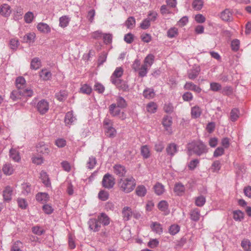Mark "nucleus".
I'll use <instances>...</instances> for the list:
<instances>
[{
    "mask_svg": "<svg viewBox=\"0 0 251 251\" xmlns=\"http://www.w3.org/2000/svg\"><path fill=\"white\" fill-rule=\"evenodd\" d=\"M88 225L89 228L94 232L99 231L101 227L98 219H90L88 222Z\"/></svg>",
    "mask_w": 251,
    "mask_h": 251,
    "instance_id": "obj_10",
    "label": "nucleus"
},
{
    "mask_svg": "<svg viewBox=\"0 0 251 251\" xmlns=\"http://www.w3.org/2000/svg\"><path fill=\"white\" fill-rule=\"evenodd\" d=\"M32 232L37 235H41L45 232V230L39 226H35L32 228Z\"/></svg>",
    "mask_w": 251,
    "mask_h": 251,
    "instance_id": "obj_59",
    "label": "nucleus"
},
{
    "mask_svg": "<svg viewBox=\"0 0 251 251\" xmlns=\"http://www.w3.org/2000/svg\"><path fill=\"white\" fill-rule=\"evenodd\" d=\"M154 189L155 193L157 195L162 194L165 190L164 186L160 183H156L154 186Z\"/></svg>",
    "mask_w": 251,
    "mask_h": 251,
    "instance_id": "obj_47",
    "label": "nucleus"
},
{
    "mask_svg": "<svg viewBox=\"0 0 251 251\" xmlns=\"http://www.w3.org/2000/svg\"><path fill=\"white\" fill-rule=\"evenodd\" d=\"M163 109L166 113L171 114L174 110V107L172 103L167 102L164 104Z\"/></svg>",
    "mask_w": 251,
    "mask_h": 251,
    "instance_id": "obj_56",
    "label": "nucleus"
},
{
    "mask_svg": "<svg viewBox=\"0 0 251 251\" xmlns=\"http://www.w3.org/2000/svg\"><path fill=\"white\" fill-rule=\"evenodd\" d=\"M2 171L5 175L9 176L13 174L14 169L11 164H5L3 166Z\"/></svg>",
    "mask_w": 251,
    "mask_h": 251,
    "instance_id": "obj_35",
    "label": "nucleus"
},
{
    "mask_svg": "<svg viewBox=\"0 0 251 251\" xmlns=\"http://www.w3.org/2000/svg\"><path fill=\"white\" fill-rule=\"evenodd\" d=\"M143 95L145 98L151 99L154 97L155 93L152 89L147 88L144 90Z\"/></svg>",
    "mask_w": 251,
    "mask_h": 251,
    "instance_id": "obj_37",
    "label": "nucleus"
},
{
    "mask_svg": "<svg viewBox=\"0 0 251 251\" xmlns=\"http://www.w3.org/2000/svg\"><path fill=\"white\" fill-rule=\"evenodd\" d=\"M34 18L33 13L31 12H28L25 13L24 16V20L26 23H31Z\"/></svg>",
    "mask_w": 251,
    "mask_h": 251,
    "instance_id": "obj_62",
    "label": "nucleus"
},
{
    "mask_svg": "<svg viewBox=\"0 0 251 251\" xmlns=\"http://www.w3.org/2000/svg\"><path fill=\"white\" fill-rule=\"evenodd\" d=\"M122 215L125 221H128L132 215V211L130 207L125 206L123 208Z\"/></svg>",
    "mask_w": 251,
    "mask_h": 251,
    "instance_id": "obj_18",
    "label": "nucleus"
},
{
    "mask_svg": "<svg viewBox=\"0 0 251 251\" xmlns=\"http://www.w3.org/2000/svg\"><path fill=\"white\" fill-rule=\"evenodd\" d=\"M187 149L188 151L187 153L189 156L191 155L193 153L201 156L208 152V148L206 145L200 140L193 141L189 143L187 145Z\"/></svg>",
    "mask_w": 251,
    "mask_h": 251,
    "instance_id": "obj_1",
    "label": "nucleus"
},
{
    "mask_svg": "<svg viewBox=\"0 0 251 251\" xmlns=\"http://www.w3.org/2000/svg\"><path fill=\"white\" fill-rule=\"evenodd\" d=\"M97 163V160L95 157L91 156L89 158L87 162V167L89 169H92L94 168Z\"/></svg>",
    "mask_w": 251,
    "mask_h": 251,
    "instance_id": "obj_53",
    "label": "nucleus"
},
{
    "mask_svg": "<svg viewBox=\"0 0 251 251\" xmlns=\"http://www.w3.org/2000/svg\"><path fill=\"white\" fill-rule=\"evenodd\" d=\"M11 13V7L7 4H3L0 6V14L4 17L9 16Z\"/></svg>",
    "mask_w": 251,
    "mask_h": 251,
    "instance_id": "obj_17",
    "label": "nucleus"
},
{
    "mask_svg": "<svg viewBox=\"0 0 251 251\" xmlns=\"http://www.w3.org/2000/svg\"><path fill=\"white\" fill-rule=\"evenodd\" d=\"M141 154L144 159H147L150 157V150L147 145H144L141 147Z\"/></svg>",
    "mask_w": 251,
    "mask_h": 251,
    "instance_id": "obj_30",
    "label": "nucleus"
},
{
    "mask_svg": "<svg viewBox=\"0 0 251 251\" xmlns=\"http://www.w3.org/2000/svg\"><path fill=\"white\" fill-rule=\"evenodd\" d=\"M124 72L123 69L121 67H117L114 71L110 77V80L112 83H117L121 80L120 78L123 75Z\"/></svg>",
    "mask_w": 251,
    "mask_h": 251,
    "instance_id": "obj_7",
    "label": "nucleus"
},
{
    "mask_svg": "<svg viewBox=\"0 0 251 251\" xmlns=\"http://www.w3.org/2000/svg\"><path fill=\"white\" fill-rule=\"evenodd\" d=\"M70 19L67 16H63L59 18V26L64 28L69 24Z\"/></svg>",
    "mask_w": 251,
    "mask_h": 251,
    "instance_id": "obj_42",
    "label": "nucleus"
},
{
    "mask_svg": "<svg viewBox=\"0 0 251 251\" xmlns=\"http://www.w3.org/2000/svg\"><path fill=\"white\" fill-rule=\"evenodd\" d=\"M22 243L20 241H16L12 245L11 251H22L21 249Z\"/></svg>",
    "mask_w": 251,
    "mask_h": 251,
    "instance_id": "obj_64",
    "label": "nucleus"
},
{
    "mask_svg": "<svg viewBox=\"0 0 251 251\" xmlns=\"http://www.w3.org/2000/svg\"><path fill=\"white\" fill-rule=\"evenodd\" d=\"M244 213L240 210L233 212V219L236 221H241L244 218Z\"/></svg>",
    "mask_w": 251,
    "mask_h": 251,
    "instance_id": "obj_55",
    "label": "nucleus"
},
{
    "mask_svg": "<svg viewBox=\"0 0 251 251\" xmlns=\"http://www.w3.org/2000/svg\"><path fill=\"white\" fill-rule=\"evenodd\" d=\"M202 110L198 106H195L191 108V114L192 118L197 119L200 117Z\"/></svg>",
    "mask_w": 251,
    "mask_h": 251,
    "instance_id": "obj_24",
    "label": "nucleus"
},
{
    "mask_svg": "<svg viewBox=\"0 0 251 251\" xmlns=\"http://www.w3.org/2000/svg\"><path fill=\"white\" fill-rule=\"evenodd\" d=\"M154 60V56L152 54H149L145 58L144 64L150 68L153 64Z\"/></svg>",
    "mask_w": 251,
    "mask_h": 251,
    "instance_id": "obj_34",
    "label": "nucleus"
},
{
    "mask_svg": "<svg viewBox=\"0 0 251 251\" xmlns=\"http://www.w3.org/2000/svg\"><path fill=\"white\" fill-rule=\"evenodd\" d=\"M38 30L43 33H48L50 32V26L44 23H40L37 25Z\"/></svg>",
    "mask_w": 251,
    "mask_h": 251,
    "instance_id": "obj_20",
    "label": "nucleus"
},
{
    "mask_svg": "<svg viewBox=\"0 0 251 251\" xmlns=\"http://www.w3.org/2000/svg\"><path fill=\"white\" fill-rule=\"evenodd\" d=\"M220 17L224 21H230L232 20V13L228 9H226L221 13Z\"/></svg>",
    "mask_w": 251,
    "mask_h": 251,
    "instance_id": "obj_21",
    "label": "nucleus"
},
{
    "mask_svg": "<svg viewBox=\"0 0 251 251\" xmlns=\"http://www.w3.org/2000/svg\"><path fill=\"white\" fill-rule=\"evenodd\" d=\"M151 230L156 233L160 234L163 232V228L160 224L157 222H152L151 225Z\"/></svg>",
    "mask_w": 251,
    "mask_h": 251,
    "instance_id": "obj_25",
    "label": "nucleus"
},
{
    "mask_svg": "<svg viewBox=\"0 0 251 251\" xmlns=\"http://www.w3.org/2000/svg\"><path fill=\"white\" fill-rule=\"evenodd\" d=\"M15 84L17 88L21 90L25 87L26 81L24 77L19 76L16 79Z\"/></svg>",
    "mask_w": 251,
    "mask_h": 251,
    "instance_id": "obj_26",
    "label": "nucleus"
},
{
    "mask_svg": "<svg viewBox=\"0 0 251 251\" xmlns=\"http://www.w3.org/2000/svg\"><path fill=\"white\" fill-rule=\"evenodd\" d=\"M36 108L40 114H45L49 109V103L47 100L42 99L37 102Z\"/></svg>",
    "mask_w": 251,
    "mask_h": 251,
    "instance_id": "obj_6",
    "label": "nucleus"
},
{
    "mask_svg": "<svg viewBox=\"0 0 251 251\" xmlns=\"http://www.w3.org/2000/svg\"><path fill=\"white\" fill-rule=\"evenodd\" d=\"M92 89L91 87L87 84H85L80 88V92L83 94L89 95L92 92Z\"/></svg>",
    "mask_w": 251,
    "mask_h": 251,
    "instance_id": "obj_58",
    "label": "nucleus"
},
{
    "mask_svg": "<svg viewBox=\"0 0 251 251\" xmlns=\"http://www.w3.org/2000/svg\"><path fill=\"white\" fill-rule=\"evenodd\" d=\"M147 191L146 188L143 185L137 186L135 189L136 194L140 197H144L147 193Z\"/></svg>",
    "mask_w": 251,
    "mask_h": 251,
    "instance_id": "obj_28",
    "label": "nucleus"
},
{
    "mask_svg": "<svg viewBox=\"0 0 251 251\" xmlns=\"http://www.w3.org/2000/svg\"><path fill=\"white\" fill-rule=\"evenodd\" d=\"M185 190L184 186L181 183H176L174 187V192L178 196H181L183 194Z\"/></svg>",
    "mask_w": 251,
    "mask_h": 251,
    "instance_id": "obj_23",
    "label": "nucleus"
},
{
    "mask_svg": "<svg viewBox=\"0 0 251 251\" xmlns=\"http://www.w3.org/2000/svg\"><path fill=\"white\" fill-rule=\"evenodd\" d=\"M126 25L128 28L132 29L135 25V19L133 17H129L126 22Z\"/></svg>",
    "mask_w": 251,
    "mask_h": 251,
    "instance_id": "obj_51",
    "label": "nucleus"
},
{
    "mask_svg": "<svg viewBox=\"0 0 251 251\" xmlns=\"http://www.w3.org/2000/svg\"><path fill=\"white\" fill-rule=\"evenodd\" d=\"M185 90H192L197 93L201 91V89L191 82H187L184 86Z\"/></svg>",
    "mask_w": 251,
    "mask_h": 251,
    "instance_id": "obj_15",
    "label": "nucleus"
},
{
    "mask_svg": "<svg viewBox=\"0 0 251 251\" xmlns=\"http://www.w3.org/2000/svg\"><path fill=\"white\" fill-rule=\"evenodd\" d=\"M49 199V195L46 193H38L36 196V199L37 201L43 202L47 201Z\"/></svg>",
    "mask_w": 251,
    "mask_h": 251,
    "instance_id": "obj_46",
    "label": "nucleus"
},
{
    "mask_svg": "<svg viewBox=\"0 0 251 251\" xmlns=\"http://www.w3.org/2000/svg\"><path fill=\"white\" fill-rule=\"evenodd\" d=\"M98 197L100 200L105 201L108 199L109 193L105 190H100L99 193Z\"/></svg>",
    "mask_w": 251,
    "mask_h": 251,
    "instance_id": "obj_60",
    "label": "nucleus"
},
{
    "mask_svg": "<svg viewBox=\"0 0 251 251\" xmlns=\"http://www.w3.org/2000/svg\"><path fill=\"white\" fill-rule=\"evenodd\" d=\"M116 100L117 106L121 108H123L126 106V101L123 97L118 96L116 98Z\"/></svg>",
    "mask_w": 251,
    "mask_h": 251,
    "instance_id": "obj_41",
    "label": "nucleus"
},
{
    "mask_svg": "<svg viewBox=\"0 0 251 251\" xmlns=\"http://www.w3.org/2000/svg\"><path fill=\"white\" fill-rule=\"evenodd\" d=\"M22 94L20 89L15 90L12 91L10 94V98L13 100L15 101L21 98Z\"/></svg>",
    "mask_w": 251,
    "mask_h": 251,
    "instance_id": "obj_39",
    "label": "nucleus"
},
{
    "mask_svg": "<svg viewBox=\"0 0 251 251\" xmlns=\"http://www.w3.org/2000/svg\"><path fill=\"white\" fill-rule=\"evenodd\" d=\"M40 75V76L45 80H49L51 77V73L47 70H43L41 72Z\"/></svg>",
    "mask_w": 251,
    "mask_h": 251,
    "instance_id": "obj_57",
    "label": "nucleus"
},
{
    "mask_svg": "<svg viewBox=\"0 0 251 251\" xmlns=\"http://www.w3.org/2000/svg\"><path fill=\"white\" fill-rule=\"evenodd\" d=\"M21 91L22 97H31L33 96V90L30 88L25 87V88L22 89Z\"/></svg>",
    "mask_w": 251,
    "mask_h": 251,
    "instance_id": "obj_49",
    "label": "nucleus"
},
{
    "mask_svg": "<svg viewBox=\"0 0 251 251\" xmlns=\"http://www.w3.org/2000/svg\"><path fill=\"white\" fill-rule=\"evenodd\" d=\"M158 208L162 211H163L165 214H168L169 212L168 210V204L166 201H162L158 204Z\"/></svg>",
    "mask_w": 251,
    "mask_h": 251,
    "instance_id": "obj_31",
    "label": "nucleus"
},
{
    "mask_svg": "<svg viewBox=\"0 0 251 251\" xmlns=\"http://www.w3.org/2000/svg\"><path fill=\"white\" fill-rule=\"evenodd\" d=\"M180 230V227L177 225H171L169 229V232L172 235H176Z\"/></svg>",
    "mask_w": 251,
    "mask_h": 251,
    "instance_id": "obj_54",
    "label": "nucleus"
},
{
    "mask_svg": "<svg viewBox=\"0 0 251 251\" xmlns=\"http://www.w3.org/2000/svg\"><path fill=\"white\" fill-rule=\"evenodd\" d=\"M200 72L199 67L191 69L188 72V77L189 79L194 80L197 77Z\"/></svg>",
    "mask_w": 251,
    "mask_h": 251,
    "instance_id": "obj_22",
    "label": "nucleus"
},
{
    "mask_svg": "<svg viewBox=\"0 0 251 251\" xmlns=\"http://www.w3.org/2000/svg\"><path fill=\"white\" fill-rule=\"evenodd\" d=\"M68 93L65 90H61L55 94V97L60 101L65 100L66 99Z\"/></svg>",
    "mask_w": 251,
    "mask_h": 251,
    "instance_id": "obj_38",
    "label": "nucleus"
},
{
    "mask_svg": "<svg viewBox=\"0 0 251 251\" xmlns=\"http://www.w3.org/2000/svg\"><path fill=\"white\" fill-rule=\"evenodd\" d=\"M136 185L135 179L133 177L122 178L118 181V186L120 191L129 193L132 192Z\"/></svg>",
    "mask_w": 251,
    "mask_h": 251,
    "instance_id": "obj_2",
    "label": "nucleus"
},
{
    "mask_svg": "<svg viewBox=\"0 0 251 251\" xmlns=\"http://www.w3.org/2000/svg\"><path fill=\"white\" fill-rule=\"evenodd\" d=\"M98 219L99 222L104 226L109 225L110 219L105 213H100L98 216Z\"/></svg>",
    "mask_w": 251,
    "mask_h": 251,
    "instance_id": "obj_13",
    "label": "nucleus"
},
{
    "mask_svg": "<svg viewBox=\"0 0 251 251\" xmlns=\"http://www.w3.org/2000/svg\"><path fill=\"white\" fill-rule=\"evenodd\" d=\"M178 34V29L175 27L170 28L167 32V36L170 38L176 37Z\"/></svg>",
    "mask_w": 251,
    "mask_h": 251,
    "instance_id": "obj_40",
    "label": "nucleus"
},
{
    "mask_svg": "<svg viewBox=\"0 0 251 251\" xmlns=\"http://www.w3.org/2000/svg\"><path fill=\"white\" fill-rule=\"evenodd\" d=\"M36 148L37 151L39 153L44 155H48L50 151L49 145L45 144L43 142L39 143L37 145Z\"/></svg>",
    "mask_w": 251,
    "mask_h": 251,
    "instance_id": "obj_8",
    "label": "nucleus"
},
{
    "mask_svg": "<svg viewBox=\"0 0 251 251\" xmlns=\"http://www.w3.org/2000/svg\"><path fill=\"white\" fill-rule=\"evenodd\" d=\"M206 202L205 198L203 196H200L195 198V204L199 207L202 206Z\"/></svg>",
    "mask_w": 251,
    "mask_h": 251,
    "instance_id": "obj_45",
    "label": "nucleus"
},
{
    "mask_svg": "<svg viewBox=\"0 0 251 251\" xmlns=\"http://www.w3.org/2000/svg\"><path fill=\"white\" fill-rule=\"evenodd\" d=\"M113 172L116 175L122 177L125 176L126 170L124 166L120 164H116L113 167Z\"/></svg>",
    "mask_w": 251,
    "mask_h": 251,
    "instance_id": "obj_12",
    "label": "nucleus"
},
{
    "mask_svg": "<svg viewBox=\"0 0 251 251\" xmlns=\"http://www.w3.org/2000/svg\"><path fill=\"white\" fill-rule=\"evenodd\" d=\"M35 37L36 35L34 33H28L23 37V40L25 42L27 43H33L34 42Z\"/></svg>",
    "mask_w": 251,
    "mask_h": 251,
    "instance_id": "obj_32",
    "label": "nucleus"
},
{
    "mask_svg": "<svg viewBox=\"0 0 251 251\" xmlns=\"http://www.w3.org/2000/svg\"><path fill=\"white\" fill-rule=\"evenodd\" d=\"M149 68L148 66H146V65H142L141 67V68H139V76L143 77L144 76H146L147 75V74L148 72Z\"/></svg>",
    "mask_w": 251,
    "mask_h": 251,
    "instance_id": "obj_48",
    "label": "nucleus"
},
{
    "mask_svg": "<svg viewBox=\"0 0 251 251\" xmlns=\"http://www.w3.org/2000/svg\"><path fill=\"white\" fill-rule=\"evenodd\" d=\"M172 118L169 116H165L163 117L162 124L166 131L169 133H172L171 126L172 125Z\"/></svg>",
    "mask_w": 251,
    "mask_h": 251,
    "instance_id": "obj_9",
    "label": "nucleus"
},
{
    "mask_svg": "<svg viewBox=\"0 0 251 251\" xmlns=\"http://www.w3.org/2000/svg\"><path fill=\"white\" fill-rule=\"evenodd\" d=\"M202 0H194L192 3L193 8L196 10H200L203 6Z\"/></svg>",
    "mask_w": 251,
    "mask_h": 251,
    "instance_id": "obj_52",
    "label": "nucleus"
},
{
    "mask_svg": "<svg viewBox=\"0 0 251 251\" xmlns=\"http://www.w3.org/2000/svg\"><path fill=\"white\" fill-rule=\"evenodd\" d=\"M76 120L75 116H74L73 111L68 112L65 116L64 122L66 126H70L74 124Z\"/></svg>",
    "mask_w": 251,
    "mask_h": 251,
    "instance_id": "obj_14",
    "label": "nucleus"
},
{
    "mask_svg": "<svg viewBox=\"0 0 251 251\" xmlns=\"http://www.w3.org/2000/svg\"><path fill=\"white\" fill-rule=\"evenodd\" d=\"M101 183L103 187L110 189L114 187L115 179L112 175L107 173L103 176Z\"/></svg>",
    "mask_w": 251,
    "mask_h": 251,
    "instance_id": "obj_4",
    "label": "nucleus"
},
{
    "mask_svg": "<svg viewBox=\"0 0 251 251\" xmlns=\"http://www.w3.org/2000/svg\"><path fill=\"white\" fill-rule=\"evenodd\" d=\"M106 135L110 138L115 137L116 130L113 126V121L108 118L105 117L103 122Z\"/></svg>",
    "mask_w": 251,
    "mask_h": 251,
    "instance_id": "obj_3",
    "label": "nucleus"
},
{
    "mask_svg": "<svg viewBox=\"0 0 251 251\" xmlns=\"http://www.w3.org/2000/svg\"><path fill=\"white\" fill-rule=\"evenodd\" d=\"M120 82L117 83H113L117 87L122 89L123 91H126L128 89V86L127 83L124 80L121 79L119 80Z\"/></svg>",
    "mask_w": 251,
    "mask_h": 251,
    "instance_id": "obj_50",
    "label": "nucleus"
},
{
    "mask_svg": "<svg viewBox=\"0 0 251 251\" xmlns=\"http://www.w3.org/2000/svg\"><path fill=\"white\" fill-rule=\"evenodd\" d=\"M241 245L245 251H251V242L249 240H243L241 242Z\"/></svg>",
    "mask_w": 251,
    "mask_h": 251,
    "instance_id": "obj_43",
    "label": "nucleus"
},
{
    "mask_svg": "<svg viewBox=\"0 0 251 251\" xmlns=\"http://www.w3.org/2000/svg\"><path fill=\"white\" fill-rule=\"evenodd\" d=\"M120 108V107L117 106L116 103H112L109 106V113L113 117H118L120 119L124 120L126 115L124 112H121Z\"/></svg>",
    "mask_w": 251,
    "mask_h": 251,
    "instance_id": "obj_5",
    "label": "nucleus"
},
{
    "mask_svg": "<svg viewBox=\"0 0 251 251\" xmlns=\"http://www.w3.org/2000/svg\"><path fill=\"white\" fill-rule=\"evenodd\" d=\"M157 109V105L154 102H150L147 105V110L148 112L151 113H155Z\"/></svg>",
    "mask_w": 251,
    "mask_h": 251,
    "instance_id": "obj_44",
    "label": "nucleus"
},
{
    "mask_svg": "<svg viewBox=\"0 0 251 251\" xmlns=\"http://www.w3.org/2000/svg\"><path fill=\"white\" fill-rule=\"evenodd\" d=\"M201 216L200 211L198 208L193 209L190 213V219L195 222L200 220Z\"/></svg>",
    "mask_w": 251,
    "mask_h": 251,
    "instance_id": "obj_29",
    "label": "nucleus"
},
{
    "mask_svg": "<svg viewBox=\"0 0 251 251\" xmlns=\"http://www.w3.org/2000/svg\"><path fill=\"white\" fill-rule=\"evenodd\" d=\"M200 161L197 159L191 160L188 164V167L190 170H194L199 164Z\"/></svg>",
    "mask_w": 251,
    "mask_h": 251,
    "instance_id": "obj_63",
    "label": "nucleus"
},
{
    "mask_svg": "<svg viewBox=\"0 0 251 251\" xmlns=\"http://www.w3.org/2000/svg\"><path fill=\"white\" fill-rule=\"evenodd\" d=\"M12 188L10 186H7L3 191V197L4 201L9 202L12 199Z\"/></svg>",
    "mask_w": 251,
    "mask_h": 251,
    "instance_id": "obj_16",
    "label": "nucleus"
},
{
    "mask_svg": "<svg viewBox=\"0 0 251 251\" xmlns=\"http://www.w3.org/2000/svg\"><path fill=\"white\" fill-rule=\"evenodd\" d=\"M178 150V146L174 143L168 144L166 149L167 154L171 157L174 156L177 152Z\"/></svg>",
    "mask_w": 251,
    "mask_h": 251,
    "instance_id": "obj_11",
    "label": "nucleus"
},
{
    "mask_svg": "<svg viewBox=\"0 0 251 251\" xmlns=\"http://www.w3.org/2000/svg\"><path fill=\"white\" fill-rule=\"evenodd\" d=\"M17 202L19 207L23 209H26L28 206L27 202L25 199L18 198L17 199Z\"/></svg>",
    "mask_w": 251,
    "mask_h": 251,
    "instance_id": "obj_61",
    "label": "nucleus"
},
{
    "mask_svg": "<svg viewBox=\"0 0 251 251\" xmlns=\"http://www.w3.org/2000/svg\"><path fill=\"white\" fill-rule=\"evenodd\" d=\"M239 110L238 109L234 108L232 109L230 113V119L232 122L236 121L239 117Z\"/></svg>",
    "mask_w": 251,
    "mask_h": 251,
    "instance_id": "obj_36",
    "label": "nucleus"
},
{
    "mask_svg": "<svg viewBox=\"0 0 251 251\" xmlns=\"http://www.w3.org/2000/svg\"><path fill=\"white\" fill-rule=\"evenodd\" d=\"M41 66V60L38 57L33 58L30 63V69L32 70H38Z\"/></svg>",
    "mask_w": 251,
    "mask_h": 251,
    "instance_id": "obj_27",
    "label": "nucleus"
},
{
    "mask_svg": "<svg viewBox=\"0 0 251 251\" xmlns=\"http://www.w3.org/2000/svg\"><path fill=\"white\" fill-rule=\"evenodd\" d=\"M40 178L43 183L47 187L51 186V183L47 173L44 171H42L40 173Z\"/></svg>",
    "mask_w": 251,
    "mask_h": 251,
    "instance_id": "obj_19",
    "label": "nucleus"
},
{
    "mask_svg": "<svg viewBox=\"0 0 251 251\" xmlns=\"http://www.w3.org/2000/svg\"><path fill=\"white\" fill-rule=\"evenodd\" d=\"M10 157L15 162H18L21 159L18 151L13 149H11L9 151Z\"/></svg>",
    "mask_w": 251,
    "mask_h": 251,
    "instance_id": "obj_33",
    "label": "nucleus"
}]
</instances>
